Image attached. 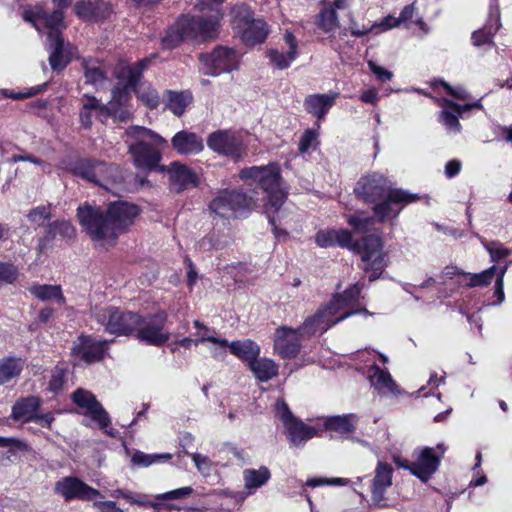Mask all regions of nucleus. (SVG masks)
<instances>
[{
	"label": "nucleus",
	"mask_w": 512,
	"mask_h": 512,
	"mask_svg": "<svg viewBox=\"0 0 512 512\" xmlns=\"http://www.w3.org/2000/svg\"><path fill=\"white\" fill-rule=\"evenodd\" d=\"M47 38L53 48L49 55V64L53 71H63L71 62V58L64 52L63 34H47Z\"/></svg>",
	"instance_id": "nucleus-32"
},
{
	"label": "nucleus",
	"mask_w": 512,
	"mask_h": 512,
	"mask_svg": "<svg viewBox=\"0 0 512 512\" xmlns=\"http://www.w3.org/2000/svg\"><path fill=\"white\" fill-rule=\"evenodd\" d=\"M131 92H133L132 88L121 82L117 83L111 90V100L107 106L102 107V114L121 121L128 119L129 112L126 106L131 100Z\"/></svg>",
	"instance_id": "nucleus-26"
},
{
	"label": "nucleus",
	"mask_w": 512,
	"mask_h": 512,
	"mask_svg": "<svg viewBox=\"0 0 512 512\" xmlns=\"http://www.w3.org/2000/svg\"><path fill=\"white\" fill-rule=\"evenodd\" d=\"M60 167L77 177L88 182L94 183L100 187L107 188L106 175L111 173L115 167L104 161L93 158L66 157L60 161Z\"/></svg>",
	"instance_id": "nucleus-6"
},
{
	"label": "nucleus",
	"mask_w": 512,
	"mask_h": 512,
	"mask_svg": "<svg viewBox=\"0 0 512 512\" xmlns=\"http://www.w3.org/2000/svg\"><path fill=\"white\" fill-rule=\"evenodd\" d=\"M334 246L348 248L361 258L363 272L368 274L369 282H374L383 277L389 264L388 254L384 251V239L381 231L362 236L353 240L352 232L341 228L334 235Z\"/></svg>",
	"instance_id": "nucleus-4"
},
{
	"label": "nucleus",
	"mask_w": 512,
	"mask_h": 512,
	"mask_svg": "<svg viewBox=\"0 0 512 512\" xmlns=\"http://www.w3.org/2000/svg\"><path fill=\"white\" fill-rule=\"evenodd\" d=\"M486 249L490 254L491 260L500 261L510 255V251L500 242L491 241L486 245Z\"/></svg>",
	"instance_id": "nucleus-56"
},
{
	"label": "nucleus",
	"mask_w": 512,
	"mask_h": 512,
	"mask_svg": "<svg viewBox=\"0 0 512 512\" xmlns=\"http://www.w3.org/2000/svg\"><path fill=\"white\" fill-rule=\"evenodd\" d=\"M323 419L322 433L329 434L330 438L348 439L356 430L359 418L356 414L328 416Z\"/></svg>",
	"instance_id": "nucleus-25"
},
{
	"label": "nucleus",
	"mask_w": 512,
	"mask_h": 512,
	"mask_svg": "<svg viewBox=\"0 0 512 512\" xmlns=\"http://www.w3.org/2000/svg\"><path fill=\"white\" fill-rule=\"evenodd\" d=\"M301 335L294 328L280 326L275 331L274 350L282 359H294L301 351Z\"/></svg>",
	"instance_id": "nucleus-20"
},
{
	"label": "nucleus",
	"mask_w": 512,
	"mask_h": 512,
	"mask_svg": "<svg viewBox=\"0 0 512 512\" xmlns=\"http://www.w3.org/2000/svg\"><path fill=\"white\" fill-rule=\"evenodd\" d=\"M72 402L79 408L85 409V415L89 416L105 434L116 437L117 431L111 427V418L96 396L83 388H77L71 394Z\"/></svg>",
	"instance_id": "nucleus-12"
},
{
	"label": "nucleus",
	"mask_w": 512,
	"mask_h": 512,
	"mask_svg": "<svg viewBox=\"0 0 512 512\" xmlns=\"http://www.w3.org/2000/svg\"><path fill=\"white\" fill-rule=\"evenodd\" d=\"M362 289L363 286L357 282L349 285L342 293L336 292L333 295L345 309H362L363 307H359Z\"/></svg>",
	"instance_id": "nucleus-41"
},
{
	"label": "nucleus",
	"mask_w": 512,
	"mask_h": 512,
	"mask_svg": "<svg viewBox=\"0 0 512 512\" xmlns=\"http://www.w3.org/2000/svg\"><path fill=\"white\" fill-rule=\"evenodd\" d=\"M53 226L56 227L57 235L64 239L72 240L76 236V229L69 221L55 220Z\"/></svg>",
	"instance_id": "nucleus-58"
},
{
	"label": "nucleus",
	"mask_w": 512,
	"mask_h": 512,
	"mask_svg": "<svg viewBox=\"0 0 512 512\" xmlns=\"http://www.w3.org/2000/svg\"><path fill=\"white\" fill-rule=\"evenodd\" d=\"M128 152L132 156L134 165L137 168L150 171L159 167V162L162 158L158 149L144 141H137L131 144Z\"/></svg>",
	"instance_id": "nucleus-27"
},
{
	"label": "nucleus",
	"mask_w": 512,
	"mask_h": 512,
	"mask_svg": "<svg viewBox=\"0 0 512 512\" xmlns=\"http://www.w3.org/2000/svg\"><path fill=\"white\" fill-rule=\"evenodd\" d=\"M338 95L339 94L336 92L332 94L316 93L307 95L303 103L305 111L318 120H321L335 104Z\"/></svg>",
	"instance_id": "nucleus-29"
},
{
	"label": "nucleus",
	"mask_w": 512,
	"mask_h": 512,
	"mask_svg": "<svg viewBox=\"0 0 512 512\" xmlns=\"http://www.w3.org/2000/svg\"><path fill=\"white\" fill-rule=\"evenodd\" d=\"M267 56L271 63L280 70H285L290 67L292 61L296 58H291L290 53L280 52L277 49H270L267 52Z\"/></svg>",
	"instance_id": "nucleus-53"
},
{
	"label": "nucleus",
	"mask_w": 512,
	"mask_h": 512,
	"mask_svg": "<svg viewBox=\"0 0 512 512\" xmlns=\"http://www.w3.org/2000/svg\"><path fill=\"white\" fill-rule=\"evenodd\" d=\"M133 93L148 109L154 110L158 108L160 104V96L155 88L148 86L142 89L138 86L136 90H133Z\"/></svg>",
	"instance_id": "nucleus-47"
},
{
	"label": "nucleus",
	"mask_w": 512,
	"mask_h": 512,
	"mask_svg": "<svg viewBox=\"0 0 512 512\" xmlns=\"http://www.w3.org/2000/svg\"><path fill=\"white\" fill-rule=\"evenodd\" d=\"M501 13L498 0H491L485 24L471 35V42L476 47L495 46L494 37L501 28Z\"/></svg>",
	"instance_id": "nucleus-17"
},
{
	"label": "nucleus",
	"mask_w": 512,
	"mask_h": 512,
	"mask_svg": "<svg viewBox=\"0 0 512 512\" xmlns=\"http://www.w3.org/2000/svg\"><path fill=\"white\" fill-rule=\"evenodd\" d=\"M436 103L441 107L439 112L438 121L443 124L446 129L450 132L460 133L462 125L459 118L462 117L463 113L471 110L472 108H482L480 100L473 103L458 104L449 98H437Z\"/></svg>",
	"instance_id": "nucleus-16"
},
{
	"label": "nucleus",
	"mask_w": 512,
	"mask_h": 512,
	"mask_svg": "<svg viewBox=\"0 0 512 512\" xmlns=\"http://www.w3.org/2000/svg\"><path fill=\"white\" fill-rule=\"evenodd\" d=\"M270 477V471L264 466L259 469H245L243 471L245 488L249 491L262 487L267 483Z\"/></svg>",
	"instance_id": "nucleus-42"
},
{
	"label": "nucleus",
	"mask_w": 512,
	"mask_h": 512,
	"mask_svg": "<svg viewBox=\"0 0 512 512\" xmlns=\"http://www.w3.org/2000/svg\"><path fill=\"white\" fill-rule=\"evenodd\" d=\"M318 138V132L316 129H312V128H309V129H306L303 134L301 135L300 137V140H299V143H298V150L300 153H305L307 152L313 142H315Z\"/></svg>",
	"instance_id": "nucleus-60"
},
{
	"label": "nucleus",
	"mask_w": 512,
	"mask_h": 512,
	"mask_svg": "<svg viewBox=\"0 0 512 512\" xmlns=\"http://www.w3.org/2000/svg\"><path fill=\"white\" fill-rule=\"evenodd\" d=\"M165 106L175 116H182L186 108L193 102V94L190 90L174 91L165 90L163 92Z\"/></svg>",
	"instance_id": "nucleus-33"
},
{
	"label": "nucleus",
	"mask_w": 512,
	"mask_h": 512,
	"mask_svg": "<svg viewBox=\"0 0 512 512\" xmlns=\"http://www.w3.org/2000/svg\"><path fill=\"white\" fill-rule=\"evenodd\" d=\"M167 172L171 190L177 194L191 188H197L200 185L197 173L188 165L179 161L171 162Z\"/></svg>",
	"instance_id": "nucleus-23"
},
{
	"label": "nucleus",
	"mask_w": 512,
	"mask_h": 512,
	"mask_svg": "<svg viewBox=\"0 0 512 512\" xmlns=\"http://www.w3.org/2000/svg\"><path fill=\"white\" fill-rule=\"evenodd\" d=\"M141 212L137 204L119 199L109 202L105 210L85 203L77 208L76 216L92 241L115 244L120 235L130 231Z\"/></svg>",
	"instance_id": "nucleus-1"
},
{
	"label": "nucleus",
	"mask_w": 512,
	"mask_h": 512,
	"mask_svg": "<svg viewBox=\"0 0 512 512\" xmlns=\"http://www.w3.org/2000/svg\"><path fill=\"white\" fill-rule=\"evenodd\" d=\"M315 25L324 33H331L339 26L338 14L334 8H322L316 15Z\"/></svg>",
	"instance_id": "nucleus-45"
},
{
	"label": "nucleus",
	"mask_w": 512,
	"mask_h": 512,
	"mask_svg": "<svg viewBox=\"0 0 512 512\" xmlns=\"http://www.w3.org/2000/svg\"><path fill=\"white\" fill-rule=\"evenodd\" d=\"M347 478H311L306 481V485L315 488L321 485L345 486L349 483Z\"/></svg>",
	"instance_id": "nucleus-59"
},
{
	"label": "nucleus",
	"mask_w": 512,
	"mask_h": 512,
	"mask_svg": "<svg viewBox=\"0 0 512 512\" xmlns=\"http://www.w3.org/2000/svg\"><path fill=\"white\" fill-rule=\"evenodd\" d=\"M183 459H189L191 462L195 464L199 472L203 475H207L210 470L209 461L206 457L201 456L200 454H190L187 450L182 451V455H180Z\"/></svg>",
	"instance_id": "nucleus-57"
},
{
	"label": "nucleus",
	"mask_w": 512,
	"mask_h": 512,
	"mask_svg": "<svg viewBox=\"0 0 512 512\" xmlns=\"http://www.w3.org/2000/svg\"><path fill=\"white\" fill-rule=\"evenodd\" d=\"M46 88H47V84L44 83L42 85L30 87L25 92H10L9 94L5 93V96L8 98H11L13 100H22V99L36 96V95L44 92L46 90Z\"/></svg>",
	"instance_id": "nucleus-62"
},
{
	"label": "nucleus",
	"mask_w": 512,
	"mask_h": 512,
	"mask_svg": "<svg viewBox=\"0 0 512 512\" xmlns=\"http://www.w3.org/2000/svg\"><path fill=\"white\" fill-rule=\"evenodd\" d=\"M51 217L52 214L49 205H40L32 208L27 214L28 221L37 226H43L46 221L51 219Z\"/></svg>",
	"instance_id": "nucleus-51"
},
{
	"label": "nucleus",
	"mask_w": 512,
	"mask_h": 512,
	"mask_svg": "<svg viewBox=\"0 0 512 512\" xmlns=\"http://www.w3.org/2000/svg\"><path fill=\"white\" fill-rule=\"evenodd\" d=\"M67 372L68 369L64 365H56L52 370L47 390L54 394L61 392L66 382Z\"/></svg>",
	"instance_id": "nucleus-48"
},
{
	"label": "nucleus",
	"mask_w": 512,
	"mask_h": 512,
	"mask_svg": "<svg viewBox=\"0 0 512 512\" xmlns=\"http://www.w3.org/2000/svg\"><path fill=\"white\" fill-rule=\"evenodd\" d=\"M276 414L282 421L285 429L298 419L294 416L288 404L283 400L276 403Z\"/></svg>",
	"instance_id": "nucleus-54"
},
{
	"label": "nucleus",
	"mask_w": 512,
	"mask_h": 512,
	"mask_svg": "<svg viewBox=\"0 0 512 512\" xmlns=\"http://www.w3.org/2000/svg\"><path fill=\"white\" fill-rule=\"evenodd\" d=\"M198 59L205 69V75L218 76L238 70L241 56L234 48L217 45L210 53H201Z\"/></svg>",
	"instance_id": "nucleus-9"
},
{
	"label": "nucleus",
	"mask_w": 512,
	"mask_h": 512,
	"mask_svg": "<svg viewBox=\"0 0 512 512\" xmlns=\"http://www.w3.org/2000/svg\"><path fill=\"white\" fill-rule=\"evenodd\" d=\"M23 362L20 358L5 357L0 360V385H3L20 375Z\"/></svg>",
	"instance_id": "nucleus-43"
},
{
	"label": "nucleus",
	"mask_w": 512,
	"mask_h": 512,
	"mask_svg": "<svg viewBox=\"0 0 512 512\" xmlns=\"http://www.w3.org/2000/svg\"><path fill=\"white\" fill-rule=\"evenodd\" d=\"M345 308L343 305L338 301V299L332 295L331 299L328 303L321 305L317 311L320 313V315L323 317L324 320H328V322H333L338 319L340 315L338 313L341 310H344Z\"/></svg>",
	"instance_id": "nucleus-50"
},
{
	"label": "nucleus",
	"mask_w": 512,
	"mask_h": 512,
	"mask_svg": "<svg viewBox=\"0 0 512 512\" xmlns=\"http://www.w3.org/2000/svg\"><path fill=\"white\" fill-rule=\"evenodd\" d=\"M29 292L41 301L55 300L60 305L66 303V298L60 285L34 284L29 288Z\"/></svg>",
	"instance_id": "nucleus-38"
},
{
	"label": "nucleus",
	"mask_w": 512,
	"mask_h": 512,
	"mask_svg": "<svg viewBox=\"0 0 512 512\" xmlns=\"http://www.w3.org/2000/svg\"><path fill=\"white\" fill-rule=\"evenodd\" d=\"M430 86L433 90L442 87L448 95L457 100H467L470 98V94L465 88L461 86L452 87L449 83L440 78L432 80Z\"/></svg>",
	"instance_id": "nucleus-49"
},
{
	"label": "nucleus",
	"mask_w": 512,
	"mask_h": 512,
	"mask_svg": "<svg viewBox=\"0 0 512 512\" xmlns=\"http://www.w3.org/2000/svg\"><path fill=\"white\" fill-rule=\"evenodd\" d=\"M239 177L248 185H255L266 193L267 206L279 211L286 195L280 187L282 180L281 169L277 162H270L264 166H251L241 169Z\"/></svg>",
	"instance_id": "nucleus-5"
},
{
	"label": "nucleus",
	"mask_w": 512,
	"mask_h": 512,
	"mask_svg": "<svg viewBox=\"0 0 512 512\" xmlns=\"http://www.w3.org/2000/svg\"><path fill=\"white\" fill-rule=\"evenodd\" d=\"M201 341H208L213 344H218L223 348L228 347L232 355H234L241 361L246 362L248 366L251 364L253 360H255V358H258L260 355L259 345L251 339L228 342V340L224 338H218L215 336H203L201 338Z\"/></svg>",
	"instance_id": "nucleus-24"
},
{
	"label": "nucleus",
	"mask_w": 512,
	"mask_h": 512,
	"mask_svg": "<svg viewBox=\"0 0 512 512\" xmlns=\"http://www.w3.org/2000/svg\"><path fill=\"white\" fill-rule=\"evenodd\" d=\"M207 146L218 155L230 158L234 162L240 161L246 153L242 136L231 130H217L210 133L207 137Z\"/></svg>",
	"instance_id": "nucleus-14"
},
{
	"label": "nucleus",
	"mask_w": 512,
	"mask_h": 512,
	"mask_svg": "<svg viewBox=\"0 0 512 512\" xmlns=\"http://www.w3.org/2000/svg\"><path fill=\"white\" fill-rule=\"evenodd\" d=\"M168 314L165 310L142 315L141 324L135 331L134 338L146 345L161 347L170 338V333L165 329Z\"/></svg>",
	"instance_id": "nucleus-10"
},
{
	"label": "nucleus",
	"mask_w": 512,
	"mask_h": 512,
	"mask_svg": "<svg viewBox=\"0 0 512 512\" xmlns=\"http://www.w3.org/2000/svg\"><path fill=\"white\" fill-rule=\"evenodd\" d=\"M97 320L109 334L134 337L137 327L141 324L142 315L138 312L108 306L98 315Z\"/></svg>",
	"instance_id": "nucleus-8"
},
{
	"label": "nucleus",
	"mask_w": 512,
	"mask_h": 512,
	"mask_svg": "<svg viewBox=\"0 0 512 512\" xmlns=\"http://www.w3.org/2000/svg\"><path fill=\"white\" fill-rule=\"evenodd\" d=\"M108 349L107 340H99L93 335L81 333L73 342L70 356L75 360L74 366H90L103 361Z\"/></svg>",
	"instance_id": "nucleus-11"
},
{
	"label": "nucleus",
	"mask_w": 512,
	"mask_h": 512,
	"mask_svg": "<svg viewBox=\"0 0 512 512\" xmlns=\"http://www.w3.org/2000/svg\"><path fill=\"white\" fill-rule=\"evenodd\" d=\"M393 460L398 467L409 470L425 483L438 470L441 458L433 453V450H415L411 460L396 454L393 455Z\"/></svg>",
	"instance_id": "nucleus-13"
},
{
	"label": "nucleus",
	"mask_w": 512,
	"mask_h": 512,
	"mask_svg": "<svg viewBox=\"0 0 512 512\" xmlns=\"http://www.w3.org/2000/svg\"><path fill=\"white\" fill-rule=\"evenodd\" d=\"M353 192L359 201L372 205L379 224L390 222L393 225L405 206L420 199L418 194L390 187L388 179L378 173L361 176Z\"/></svg>",
	"instance_id": "nucleus-2"
},
{
	"label": "nucleus",
	"mask_w": 512,
	"mask_h": 512,
	"mask_svg": "<svg viewBox=\"0 0 512 512\" xmlns=\"http://www.w3.org/2000/svg\"><path fill=\"white\" fill-rule=\"evenodd\" d=\"M356 314H369V311L366 308L346 310L333 322L324 320L320 313L316 311L313 315L307 317L299 327L295 328V331L302 337H311L314 336L318 330H321L322 333L326 332L333 326Z\"/></svg>",
	"instance_id": "nucleus-18"
},
{
	"label": "nucleus",
	"mask_w": 512,
	"mask_h": 512,
	"mask_svg": "<svg viewBox=\"0 0 512 512\" xmlns=\"http://www.w3.org/2000/svg\"><path fill=\"white\" fill-rule=\"evenodd\" d=\"M22 18L38 31L41 28L48 29V34H62V29L65 28L64 11L57 8L52 12H47L42 5L37 4L33 8L25 9L22 12Z\"/></svg>",
	"instance_id": "nucleus-15"
},
{
	"label": "nucleus",
	"mask_w": 512,
	"mask_h": 512,
	"mask_svg": "<svg viewBox=\"0 0 512 512\" xmlns=\"http://www.w3.org/2000/svg\"><path fill=\"white\" fill-rule=\"evenodd\" d=\"M499 268L500 267L492 265L480 273H470V280L467 284V288H484L489 286L498 273Z\"/></svg>",
	"instance_id": "nucleus-46"
},
{
	"label": "nucleus",
	"mask_w": 512,
	"mask_h": 512,
	"mask_svg": "<svg viewBox=\"0 0 512 512\" xmlns=\"http://www.w3.org/2000/svg\"><path fill=\"white\" fill-rule=\"evenodd\" d=\"M507 271V265L500 267L498 273L496 274L495 278V286H494V296L497 299V303L500 304L505 299L504 294V276Z\"/></svg>",
	"instance_id": "nucleus-63"
},
{
	"label": "nucleus",
	"mask_w": 512,
	"mask_h": 512,
	"mask_svg": "<svg viewBox=\"0 0 512 512\" xmlns=\"http://www.w3.org/2000/svg\"><path fill=\"white\" fill-rule=\"evenodd\" d=\"M252 199L246 193L235 189H221L210 201L211 213L221 218L245 217L251 211Z\"/></svg>",
	"instance_id": "nucleus-7"
},
{
	"label": "nucleus",
	"mask_w": 512,
	"mask_h": 512,
	"mask_svg": "<svg viewBox=\"0 0 512 512\" xmlns=\"http://www.w3.org/2000/svg\"><path fill=\"white\" fill-rule=\"evenodd\" d=\"M55 491L62 495L65 501H70L74 498L83 501H91L94 498L101 496L97 489L90 487L75 477H65L57 481L55 484Z\"/></svg>",
	"instance_id": "nucleus-22"
},
{
	"label": "nucleus",
	"mask_w": 512,
	"mask_h": 512,
	"mask_svg": "<svg viewBox=\"0 0 512 512\" xmlns=\"http://www.w3.org/2000/svg\"><path fill=\"white\" fill-rule=\"evenodd\" d=\"M19 277V270L11 262L0 261V286L13 284Z\"/></svg>",
	"instance_id": "nucleus-52"
},
{
	"label": "nucleus",
	"mask_w": 512,
	"mask_h": 512,
	"mask_svg": "<svg viewBox=\"0 0 512 512\" xmlns=\"http://www.w3.org/2000/svg\"><path fill=\"white\" fill-rule=\"evenodd\" d=\"M96 63H99L98 60L92 58H83L81 63L86 83L91 85L102 83L107 78L106 72Z\"/></svg>",
	"instance_id": "nucleus-44"
},
{
	"label": "nucleus",
	"mask_w": 512,
	"mask_h": 512,
	"mask_svg": "<svg viewBox=\"0 0 512 512\" xmlns=\"http://www.w3.org/2000/svg\"><path fill=\"white\" fill-rule=\"evenodd\" d=\"M170 454H155L148 455L141 451H137L133 454L131 461L136 466L146 467L154 463L157 459L169 458Z\"/></svg>",
	"instance_id": "nucleus-55"
},
{
	"label": "nucleus",
	"mask_w": 512,
	"mask_h": 512,
	"mask_svg": "<svg viewBox=\"0 0 512 512\" xmlns=\"http://www.w3.org/2000/svg\"><path fill=\"white\" fill-rule=\"evenodd\" d=\"M378 223L376 215H366L364 211H358L347 217V224L355 233L368 235L372 227Z\"/></svg>",
	"instance_id": "nucleus-40"
},
{
	"label": "nucleus",
	"mask_w": 512,
	"mask_h": 512,
	"mask_svg": "<svg viewBox=\"0 0 512 512\" xmlns=\"http://www.w3.org/2000/svg\"><path fill=\"white\" fill-rule=\"evenodd\" d=\"M286 432L288 438L295 445H300L322 434L321 428H316L314 426L307 425L299 419L291 423V425L286 429Z\"/></svg>",
	"instance_id": "nucleus-35"
},
{
	"label": "nucleus",
	"mask_w": 512,
	"mask_h": 512,
	"mask_svg": "<svg viewBox=\"0 0 512 512\" xmlns=\"http://www.w3.org/2000/svg\"><path fill=\"white\" fill-rule=\"evenodd\" d=\"M223 12L217 9L214 14L203 16L190 12L179 14L173 23L167 26L160 38V47L172 51L184 42L206 44L219 38Z\"/></svg>",
	"instance_id": "nucleus-3"
},
{
	"label": "nucleus",
	"mask_w": 512,
	"mask_h": 512,
	"mask_svg": "<svg viewBox=\"0 0 512 512\" xmlns=\"http://www.w3.org/2000/svg\"><path fill=\"white\" fill-rule=\"evenodd\" d=\"M193 492L191 487H182L172 491H168L166 493L156 495V499L158 500H175L182 499L189 496Z\"/></svg>",
	"instance_id": "nucleus-64"
},
{
	"label": "nucleus",
	"mask_w": 512,
	"mask_h": 512,
	"mask_svg": "<svg viewBox=\"0 0 512 512\" xmlns=\"http://www.w3.org/2000/svg\"><path fill=\"white\" fill-rule=\"evenodd\" d=\"M236 35L246 47H255L264 43L269 35V25L263 18L244 27Z\"/></svg>",
	"instance_id": "nucleus-30"
},
{
	"label": "nucleus",
	"mask_w": 512,
	"mask_h": 512,
	"mask_svg": "<svg viewBox=\"0 0 512 512\" xmlns=\"http://www.w3.org/2000/svg\"><path fill=\"white\" fill-rule=\"evenodd\" d=\"M74 14L81 20L100 23L113 13V5L107 0H80L73 8Z\"/></svg>",
	"instance_id": "nucleus-19"
},
{
	"label": "nucleus",
	"mask_w": 512,
	"mask_h": 512,
	"mask_svg": "<svg viewBox=\"0 0 512 512\" xmlns=\"http://www.w3.org/2000/svg\"><path fill=\"white\" fill-rule=\"evenodd\" d=\"M230 16L231 27L235 34L257 20L253 9L246 3H238L232 6Z\"/></svg>",
	"instance_id": "nucleus-36"
},
{
	"label": "nucleus",
	"mask_w": 512,
	"mask_h": 512,
	"mask_svg": "<svg viewBox=\"0 0 512 512\" xmlns=\"http://www.w3.org/2000/svg\"><path fill=\"white\" fill-rule=\"evenodd\" d=\"M368 378L377 390H388L394 394L398 393V386L388 370L373 364L368 368Z\"/></svg>",
	"instance_id": "nucleus-37"
},
{
	"label": "nucleus",
	"mask_w": 512,
	"mask_h": 512,
	"mask_svg": "<svg viewBox=\"0 0 512 512\" xmlns=\"http://www.w3.org/2000/svg\"><path fill=\"white\" fill-rule=\"evenodd\" d=\"M335 229H321L315 234V243L321 248L334 247Z\"/></svg>",
	"instance_id": "nucleus-61"
},
{
	"label": "nucleus",
	"mask_w": 512,
	"mask_h": 512,
	"mask_svg": "<svg viewBox=\"0 0 512 512\" xmlns=\"http://www.w3.org/2000/svg\"><path fill=\"white\" fill-rule=\"evenodd\" d=\"M392 469L388 464L379 462L373 480L372 501L380 504L384 499L385 490L392 484Z\"/></svg>",
	"instance_id": "nucleus-34"
},
{
	"label": "nucleus",
	"mask_w": 512,
	"mask_h": 512,
	"mask_svg": "<svg viewBox=\"0 0 512 512\" xmlns=\"http://www.w3.org/2000/svg\"><path fill=\"white\" fill-rule=\"evenodd\" d=\"M172 149L179 155H197L204 150L203 138L188 130L178 131L171 139Z\"/></svg>",
	"instance_id": "nucleus-28"
},
{
	"label": "nucleus",
	"mask_w": 512,
	"mask_h": 512,
	"mask_svg": "<svg viewBox=\"0 0 512 512\" xmlns=\"http://www.w3.org/2000/svg\"><path fill=\"white\" fill-rule=\"evenodd\" d=\"M158 56V53H152L150 56L144 57L133 64L120 62L114 72V77L119 81L125 80L124 85L132 88V90H136L140 86L144 72Z\"/></svg>",
	"instance_id": "nucleus-21"
},
{
	"label": "nucleus",
	"mask_w": 512,
	"mask_h": 512,
	"mask_svg": "<svg viewBox=\"0 0 512 512\" xmlns=\"http://www.w3.org/2000/svg\"><path fill=\"white\" fill-rule=\"evenodd\" d=\"M249 369L261 382H267L278 375V365L268 358H255L249 365Z\"/></svg>",
	"instance_id": "nucleus-39"
},
{
	"label": "nucleus",
	"mask_w": 512,
	"mask_h": 512,
	"mask_svg": "<svg viewBox=\"0 0 512 512\" xmlns=\"http://www.w3.org/2000/svg\"><path fill=\"white\" fill-rule=\"evenodd\" d=\"M42 404L38 396H27L18 399L12 406L11 418L24 423L31 422Z\"/></svg>",
	"instance_id": "nucleus-31"
}]
</instances>
